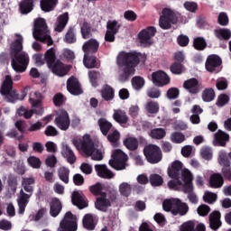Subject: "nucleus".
I'll use <instances>...</instances> for the list:
<instances>
[{
  "mask_svg": "<svg viewBox=\"0 0 231 231\" xmlns=\"http://www.w3.org/2000/svg\"><path fill=\"white\" fill-rule=\"evenodd\" d=\"M54 75L58 77H66L69 73V68L65 66L60 60H57L56 62L52 63L51 66L48 67Z\"/></svg>",
  "mask_w": 231,
  "mask_h": 231,
  "instance_id": "dca6fc26",
  "label": "nucleus"
},
{
  "mask_svg": "<svg viewBox=\"0 0 231 231\" xmlns=\"http://www.w3.org/2000/svg\"><path fill=\"white\" fill-rule=\"evenodd\" d=\"M149 181L152 187H161L163 185V178L160 174L152 173L150 175Z\"/></svg>",
  "mask_w": 231,
  "mask_h": 231,
  "instance_id": "603ef678",
  "label": "nucleus"
},
{
  "mask_svg": "<svg viewBox=\"0 0 231 231\" xmlns=\"http://www.w3.org/2000/svg\"><path fill=\"white\" fill-rule=\"evenodd\" d=\"M32 35L36 41H40V42H43L47 46H53V39L48 34V25L44 18L35 20Z\"/></svg>",
  "mask_w": 231,
  "mask_h": 231,
  "instance_id": "20e7f679",
  "label": "nucleus"
},
{
  "mask_svg": "<svg viewBox=\"0 0 231 231\" xmlns=\"http://www.w3.org/2000/svg\"><path fill=\"white\" fill-rule=\"evenodd\" d=\"M170 70L173 75H181L183 73V64L180 62H173L170 67Z\"/></svg>",
  "mask_w": 231,
  "mask_h": 231,
  "instance_id": "69168bd1",
  "label": "nucleus"
},
{
  "mask_svg": "<svg viewBox=\"0 0 231 231\" xmlns=\"http://www.w3.org/2000/svg\"><path fill=\"white\" fill-rule=\"evenodd\" d=\"M226 142H230V135L222 130L214 134V145L217 147H226Z\"/></svg>",
  "mask_w": 231,
  "mask_h": 231,
  "instance_id": "5701e85b",
  "label": "nucleus"
},
{
  "mask_svg": "<svg viewBox=\"0 0 231 231\" xmlns=\"http://www.w3.org/2000/svg\"><path fill=\"white\" fill-rule=\"evenodd\" d=\"M35 0H22L19 6L20 12L23 15L30 14L33 10Z\"/></svg>",
  "mask_w": 231,
  "mask_h": 231,
  "instance_id": "f704fd0d",
  "label": "nucleus"
},
{
  "mask_svg": "<svg viewBox=\"0 0 231 231\" xmlns=\"http://www.w3.org/2000/svg\"><path fill=\"white\" fill-rule=\"evenodd\" d=\"M77 216L68 211L60 221L58 231H77Z\"/></svg>",
  "mask_w": 231,
  "mask_h": 231,
  "instance_id": "9b49d317",
  "label": "nucleus"
},
{
  "mask_svg": "<svg viewBox=\"0 0 231 231\" xmlns=\"http://www.w3.org/2000/svg\"><path fill=\"white\" fill-rule=\"evenodd\" d=\"M123 143L128 151H136L139 145L138 139L135 137H128L123 141Z\"/></svg>",
  "mask_w": 231,
  "mask_h": 231,
  "instance_id": "79ce46f5",
  "label": "nucleus"
},
{
  "mask_svg": "<svg viewBox=\"0 0 231 231\" xmlns=\"http://www.w3.org/2000/svg\"><path fill=\"white\" fill-rule=\"evenodd\" d=\"M6 102H10L11 104H15L17 100H20L19 93H17V90L13 89L10 91L7 95H5Z\"/></svg>",
  "mask_w": 231,
  "mask_h": 231,
  "instance_id": "052dcab7",
  "label": "nucleus"
},
{
  "mask_svg": "<svg viewBox=\"0 0 231 231\" xmlns=\"http://www.w3.org/2000/svg\"><path fill=\"white\" fill-rule=\"evenodd\" d=\"M83 63H84V66L88 68V69L97 68V58L95 54H90V55L84 54Z\"/></svg>",
  "mask_w": 231,
  "mask_h": 231,
  "instance_id": "ea45409f",
  "label": "nucleus"
},
{
  "mask_svg": "<svg viewBox=\"0 0 231 231\" xmlns=\"http://www.w3.org/2000/svg\"><path fill=\"white\" fill-rule=\"evenodd\" d=\"M222 64L223 60H221V57L217 54H210L206 60L205 68L208 73L217 74L223 69Z\"/></svg>",
  "mask_w": 231,
  "mask_h": 231,
  "instance_id": "9d476101",
  "label": "nucleus"
},
{
  "mask_svg": "<svg viewBox=\"0 0 231 231\" xmlns=\"http://www.w3.org/2000/svg\"><path fill=\"white\" fill-rule=\"evenodd\" d=\"M69 21V14L68 13H64L58 17V24L55 27V32H63L64 28L68 24Z\"/></svg>",
  "mask_w": 231,
  "mask_h": 231,
  "instance_id": "e433bc0d",
  "label": "nucleus"
},
{
  "mask_svg": "<svg viewBox=\"0 0 231 231\" xmlns=\"http://www.w3.org/2000/svg\"><path fill=\"white\" fill-rule=\"evenodd\" d=\"M88 79L93 88H97L98 86V79H100V71L98 70L88 71Z\"/></svg>",
  "mask_w": 231,
  "mask_h": 231,
  "instance_id": "864d4df0",
  "label": "nucleus"
},
{
  "mask_svg": "<svg viewBox=\"0 0 231 231\" xmlns=\"http://www.w3.org/2000/svg\"><path fill=\"white\" fill-rule=\"evenodd\" d=\"M57 5H59V0H41L40 6L42 12H53Z\"/></svg>",
  "mask_w": 231,
  "mask_h": 231,
  "instance_id": "72a5a7b5",
  "label": "nucleus"
},
{
  "mask_svg": "<svg viewBox=\"0 0 231 231\" xmlns=\"http://www.w3.org/2000/svg\"><path fill=\"white\" fill-rule=\"evenodd\" d=\"M193 48L198 51H203L207 48V41L203 37H197L193 40Z\"/></svg>",
  "mask_w": 231,
  "mask_h": 231,
  "instance_id": "09e8293b",
  "label": "nucleus"
},
{
  "mask_svg": "<svg viewBox=\"0 0 231 231\" xmlns=\"http://www.w3.org/2000/svg\"><path fill=\"white\" fill-rule=\"evenodd\" d=\"M12 90H14V80L12 79V76L6 75L2 83L0 93L5 97V95H8Z\"/></svg>",
  "mask_w": 231,
  "mask_h": 231,
  "instance_id": "c85d7f7f",
  "label": "nucleus"
},
{
  "mask_svg": "<svg viewBox=\"0 0 231 231\" xmlns=\"http://www.w3.org/2000/svg\"><path fill=\"white\" fill-rule=\"evenodd\" d=\"M97 124L103 136H107V134H109V131L113 129V124L104 117L99 118Z\"/></svg>",
  "mask_w": 231,
  "mask_h": 231,
  "instance_id": "473e14b6",
  "label": "nucleus"
},
{
  "mask_svg": "<svg viewBox=\"0 0 231 231\" xmlns=\"http://www.w3.org/2000/svg\"><path fill=\"white\" fill-rule=\"evenodd\" d=\"M113 118L115 122L120 124V125H125L129 122V116L127 113L122 109H117L114 111Z\"/></svg>",
  "mask_w": 231,
  "mask_h": 231,
  "instance_id": "7c9ffc66",
  "label": "nucleus"
},
{
  "mask_svg": "<svg viewBox=\"0 0 231 231\" xmlns=\"http://www.w3.org/2000/svg\"><path fill=\"white\" fill-rule=\"evenodd\" d=\"M58 176L60 180L63 181V183H65L66 185L69 183V169L66 167H60L58 170Z\"/></svg>",
  "mask_w": 231,
  "mask_h": 231,
  "instance_id": "49530a36",
  "label": "nucleus"
},
{
  "mask_svg": "<svg viewBox=\"0 0 231 231\" xmlns=\"http://www.w3.org/2000/svg\"><path fill=\"white\" fill-rule=\"evenodd\" d=\"M35 185V179L34 178H23L22 181V187L23 188V190L25 192H28L27 194H33V186Z\"/></svg>",
  "mask_w": 231,
  "mask_h": 231,
  "instance_id": "58836bf2",
  "label": "nucleus"
},
{
  "mask_svg": "<svg viewBox=\"0 0 231 231\" xmlns=\"http://www.w3.org/2000/svg\"><path fill=\"white\" fill-rule=\"evenodd\" d=\"M106 136L108 142H110V143H112L113 145H115V143H116L119 140H120V132H118V130L113 128L112 132H110L109 134H107Z\"/></svg>",
  "mask_w": 231,
  "mask_h": 231,
  "instance_id": "6e6d98bb",
  "label": "nucleus"
},
{
  "mask_svg": "<svg viewBox=\"0 0 231 231\" xmlns=\"http://www.w3.org/2000/svg\"><path fill=\"white\" fill-rule=\"evenodd\" d=\"M44 60H45L48 68L50 66H51L54 62H57V55L55 53L54 48H51L46 51V52L44 54Z\"/></svg>",
  "mask_w": 231,
  "mask_h": 231,
  "instance_id": "4c0bfd02",
  "label": "nucleus"
},
{
  "mask_svg": "<svg viewBox=\"0 0 231 231\" xmlns=\"http://www.w3.org/2000/svg\"><path fill=\"white\" fill-rule=\"evenodd\" d=\"M101 97L105 102H111L115 98V88L110 85H104L100 91Z\"/></svg>",
  "mask_w": 231,
  "mask_h": 231,
  "instance_id": "c756f323",
  "label": "nucleus"
},
{
  "mask_svg": "<svg viewBox=\"0 0 231 231\" xmlns=\"http://www.w3.org/2000/svg\"><path fill=\"white\" fill-rule=\"evenodd\" d=\"M145 84L143 78L137 76L132 79V85L134 89H142Z\"/></svg>",
  "mask_w": 231,
  "mask_h": 231,
  "instance_id": "0e129e2a",
  "label": "nucleus"
},
{
  "mask_svg": "<svg viewBox=\"0 0 231 231\" xmlns=\"http://www.w3.org/2000/svg\"><path fill=\"white\" fill-rule=\"evenodd\" d=\"M144 156L149 163H160L162 162V150L160 147L150 144L144 147L143 149Z\"/></svg>",
  "mask_w": 231,
  "mask_h": 231,
  "instance_id": "1a4fd4ad",
  "label": "nucleus"
},
{
  "mask_svg": "<svg viewBox=\"0 0 231 231\" xmlns=\"http://www.w3.org/2000/svg\"><path fill=\"white\" fill-rule=\"evenodd\" d=\"M17 37L10 45V58L11 66L16 73H24L30 64V56L23 51V36L19 33L15 34Z\"/></svg>",
  "mask_w": 231,
  "mask_h": 231,
  "instance_id": "f03ea898",
  "label": "nucleus"
},
{
  "mask_svg": "<svg viewBox=\"0 0 231 231\" xmlns=\"http://www.w3.org/2000/svg\"><path fill=\"white\" fill-rule=\"evenodd\" d=\"M147 60V55L135 51H131L129 52L123 51L117 56V64L123 68V72L119 76L120 82H127L136 69L138 64H145Z\"/></svg>",
  "mask_w": 231,
  "mask_h": 231,
  "instance_id": "f257e3e1",
  "label": "nucleus"
},
{
  "mask_svg": "<svg viewBox=\"0 0 231 231\" xmlns=\"http://www.w3.org/2000/svg\"><path fill=\"white\" fill-rule=\"evenodd\" d=\"M183 171V163L180 161H175L171 163V166L168 168V176L173 180L168 182V187L170 189H178V187L182 185L181 172Z\"/></svg>",
  "mask_w": 231,
  "mask_h": 231,
  "instance_id": "423d86ee",
  "label": "nucleus"
},
{
  "mask_svg": "<svg viewBox=\"0 0 231 231\" xmlns=\"http://www.w3.org/2000/svg\"><path fill=\"white\" fill-rule=\"evenodd\" d=\"M180 231H207V227L203 224H199L196 227L194 221H188L182 224Z\"/></svg>",
  "mask_w": 231,
  "mask_h": 231,
  "instance_id": "2f4dec72",
  "label": "nucleus"
},
{
  "mask_svg": "<svg viewBox=\"0 0 231 231\" xmlns=\"http://www.w3.org/2000/svg\"><path fill=\"white\" fill-rule=\"evenodd\" d=\"M216 98V91L214 88H205L202 92L203 102H212Z\"/></svg>",
  "mask_w": 231,
  "mask_h": 231,
  "instance_id": "3c124183",
  "label": "nucleus"
},
{
  "mask_svg": "<svg viewBox=\"0 0 231 231\" xmlns=\"http://www.w3.org/2000/svg\"><path fill=\"white\" fill-rule=\"evenodd\" d=\"M167 134L163 128H154L151 131L150 136L154 140H163Z\"/></svg>",
  "mask_w": 231,
  "mask_h": 231,
  "instance_id": "8fccbe9b",
  "label": "nucleus"
},
{
  "mask_svg": "<svg viewBox=\"0 0 231 231\" xmlns=\"http://www.w3.org/2000/svg\"><path fill=\"white\" fill-rule=\"evenodd\" d=\"M62 155L64 156V158H67V162L70 163V165H73V163L77 162V156H75V152L68 144L63 146Z\"/></svg>",
  "mask_w": 231,
  "mask_h": 231,
  "instance_id": "c9c22d12",
  "label": "nucleus"
},
{
  "mask_svg": "<svg viewBox=\"0 0 231 231\" xmlns=\"http://www.w3.org/2000/svg\"><path fill=\"white\" fill-rule=\"evenodd\" d=\"M159 19V26L162 30H171L172 24H178V14L169 8L162 9Z\"/></svg>",
  "mask_w": 231,
  "mask_h": 231,
  "instance_id": "0eeeda50",
  "label": "nucleus"
},
{
  "mask_svg": "<svg viewBox=\"0 0 231 231\" xmlns=\"http://www.w3.org/2000/svg\"><path fill=\"white\" fill-rule=\"evenodd\" d=\"M62 211V202L57 198H53L50 203V215L51 217H57Z\"/></svg>",
  "mask_w": 231,
  "mask_h": 231,
  "instance_id": "bb28decb",
  "label": "nucleus"
},
{
  "mask_svg": "<svg viewBox=\"0 0 231 231\" xmlns=\"http://www.w3.org/2000/svg\"><path fill=\"white\" fill-rule=\"evenodd\" d=\"M83 226L87 230H95V220L93 215L86 214L83 217Z\"/></svg>",
  "mask_w": 231,
  "mask_h": 231,
  "instance_id": "a18cd8bd",
  "label": "nucleus"
},
{
  "mask_svg": "<svg viewBox=\"0 0 231 231\" xmlns=\"http://www.w3.org/2000/svg\"><path fill=\"white\" fill-rule=\"evenodd\" d=\"M27 163H29L30 167L32 169H41V166L42 165V162H41V159L36 156H30L27 159Z\"/></svg>",
  "mask_w": 231,
  "mask_h": 231,
  "instance_id": "680f3d73",
  "label": "nucleus"
},
{
  "mask_svg": "<svg viewBox=\"0 0 231 231\" xmlns=\"http://www.w3.org/2000/svg\"><path fill=\"white\" fill-rule=\"evenodd\" d=\"M119 192L121 196H124L125 198H129L131 196L132 188L127 182H123L119 186Z\"/></svg>",
  "mask_w": 231,
  "mask_h": 231,
  "instance_id": "4d7b16f0",
  "label": "nucleus"
},
{
  "mask_svg": "<svg viewBox=\"0 0 231 231\" xmlns=\"http://www.w3.org/2000/svg\"><path fill=\"white\" fill-rule=\"evenodd\" d=\"M129 157L127 154L122 152V150H115L112 153V160L109 161L110 167L116 169V171H124L127 165Z\"/></svg>",
  "mask_w": 231,
  "mask_h": 231,
  "instance_id": "6e6552de",
  "label": "nucleus"
},
{
  "mask_svg": "<svg viewBox=\"0 0 231 231\" xmlns=\"http://www.w3.org/2000/svg\"><path fill=\"white\" fill-rule=\"evenodd\" d=\"M176 203V199H165L162 202V208L163 210H165V212H171L172 214V210H174V207Z\"/></svg>",
  "mask_w": 231,
  "mask_h": 231,
  "instance_id": "13d9d810",
  "label": "nucleus"
},
{
  "mask_svg": "<svg viewBox=\"0 0 231 231\" xmlns=\"http://www.w3.org/2000/svg\"><path fill=\"white\" fill-rule=\"evenodd\" d=\"M183 6L185 10L190 12L191 14H196V12H198V3L196 2L186 1L183 4Z\"/></svg>",
  "mask_w": 231,
  "mask_h": 231,
  "instance_id": "338daca9",
  "label": "nucleus"
},
{
  "mask_svg": "<svg viewBox=\"0 0 231 231\" xmlns=\"http://www.w3.org/2000/svg\"><path fill=\"white\" fill-rule=\"evenodd\" d=\"M71 143L78 151H82L86 156H91L92 160L96 162L104 160L102 150L95 149V143H93L91 135L85 134L82 137H74Z\"/></svg>",
  "mask_w": 231,
  "mask_h": 231,
  "instance_id": "7ed1b4c3",
  "label": "nucleus"
},
{
  "mask_svg": "<svg viewBox=\"0 0 231 231\" xmlns=\"http://www.w3.org/2000/svg\"><path fill=\"white\" fill-rule=\"evenodd\" d=\"M98 48H100V43L96 39H89L85 42L82 45V51L84 55H95L98 51Z\"/></svg>",
  "mask_w": 231,
  "mask_h": 231,
  "instance_id": "f3484780",
  "label": "nucleus"
},
{
  "mask_svg": "<svg viewBox=\"0 0 231 231\" xmlns=\"http://www.w3.org/2000/svg\"><path fill=\"white\" fill-rule=\"evenodd\" d=\"M71 201L75 207L79 208V210H82V208H86L88 207L85 197L82 196L79 191H74L72 193Z\"/></svg>",
  "mask_w": 231,
  "mask_h": 231,
  "instance_id": "a878e982",
  "label": "nucleus"
},
{
  "mask_svg": "<svg viewBox=\"0 0 231 231\" xmlns=\"http://www.w3.org/2000/svg\"><path fill=\"white\" fill-rule=\"evenodd\" d=\"M183 88L190 95H198L199 92V81L196 78H191L183 82Z\"/></svg>",
  "mask_w": 231,
  "mask_h": 231,
  "instance_id": "aec40b11",
  "label": "nucleus"
},
{
  "mask_svg": "<svg viewBox=\"0 0 231 231\" xmlns=\"http://www.w3.org/2000/svg\"><path fill=\"white\" fill-rule=\"evenodd\" d=\"M44 99V96L39 91L32 92L30 94L29 102L33 109L32 110H25V114L23 115V117L26 118V120H29V118H32L34 115H42V100Z\"/></svg>",
  "mask_w": 231,
  "mask_h": 231,
  "instance_id": "39448f33",
  "label": "nucleus"
},
{
  "mask_svg": "<svg viewBox=\"0 0 231 231\" xmlns=\"http://www.w3.org/2000/svg\"><path fill=\"white\" fill-rule=\"evenodd\" d=\"M67 89L70 95H82L80 83L79 82V79L73 76L67 80Z\"/></svg>",
  "mask_w": 231,
  "mask_h": 231,
  "instance_id": "a211bd4d",
  "label": "nucleus"
},
{
  "mask_svg": "<svg viewBox=\"0 0 231 231\" xmlns=\"http://www.w3.org/2000/svg\"><path fill=\"white\" fill-rule=\"evenodd\" d=\"M218 163L222 167V175L224 176L225 180L231 181V162L230 159L228 158V153H226L225 150L218 152Z\"/></svg>",
  "mask_w": 231,
  "mask_h": 231,
  "instance_id": "f8f14e48",
  "label": "nucleus"
},
{
  "mask_svg": "<svg viewBox=\"0 0 231 231\" xmlns=\"http://www.w3.org/2000/svg\"><path fill=\"white\" fill-rule=\"evenodd\" d=\"M146 111L150 113V115H156L160 112V104L156 101H149L146 104Z\"/></svg>",
  "mask_w": 231,
  "mask_h": 231,
  "instance_id": "5fc2aeb1",
  "label": "nucleus"
},
{
  "mask_svg": "<svg viewBox=\"0 0 231 231\" xmlns=\"http://www.w3.org/2000/svg\"><path fill=\"white\" fill-rule=\"evenodd\" d=\"M189 213V204L181 202L180 199H176L174 208L171 210L172 216H187Z\"/></svg>",
  "mask_w": 231,
  "mask_h": 231,
  "instance_id": "4be33fe9",
  "label": "nucleus"
},
{
  "mask_svg": "<svg viewBox=\"0 0 231 231\" xmlns=\"http://www.w3.org/2000/svg\"><path fill=\"white\" fill-rule=\"evenodd\" d=\"M120 28H122V25L118 23V21L116 20H109L106 23V32H110L113 33H118L120 32Z\"/></svg>",
  "mask_w": 231,
  "mask_h": 231,
  "instance_id": "de8ad7c7",
  "label": "nucleus"
},
{
  "mask_svg": "<svg viewBox=\"0 0 231 231\" xmlns=\"http://www.w3.org/2000/svg\"><path fill=\"white\" fill-rule=\"evenodd\" d=\"M95 171L99 178H104L105 180H111L115 176L106 164H96Z\"/></svg>",
  "mask_w": 231,
  "mask_h": 231,
  "instance_id": "393cba45",
  "label": "nucleus"
},
{
  "mask_svg": "<svg viewBox=\"0 0 231 231\" xmlns=\"http://www.w3.org/2000/svg\"><path fill=\"white\" fill-rule=\"evenodd\" d=\"M166 97L169 100H176L180 97V88H170L166 93Z\"/></svg>",
  "mask_w": 231,
  "mask_h": 231,
  "instance_id": "e2e57ef3",
  "label": "nucleus"
},
{
  "mask_svg": "<svg viewBox=\"0 0 231 231\" xmlns=\"http://www.w3.org/2000/svg\"><path fill=\"white\" fill-rule=\"evenodd\" d=\"M180 177L184 183H192V173L188 169L182 170Z\"/></svg>",
  "mask_w": 231,
  "mask_h": 231,
  "instance_id": "774afa93",
  "label": "nucleus"
},
{
  "mask_svg": "<svg viewBox=\"0 0 231 231\" xmlns=\"http://www.w3.org/2000/svg\"><path fill=\"white\" fill-rule=\"evenodd\" d=\"M185 140V134H183L181 132H174L171 134V141L172 143H183Z\"/></svg>",
  "mask_w": 231,
  "mask_h": 231,
  "instance_id": "bf43d9fd",
  "label": "nucleus"
},
{
  "mask_svg": "<svg viewBox=\"0 0 231 231\" xmlns=\"http://www.w3.org/2000/svg\"><path fill=\"white\" fill-rule=\"evenodd\" d=\"M225 183L221 173H213L209 177V187L211 189H221Z\"/></svg>",
  "mask_w": 231,
  "mask_h": 231,
  "instance_id": "cd10ccee",
  "label": "nucleus"
},
{
  "mask_svg": "<svg viewBox=\"0 0 231 231\" xmlns=\"http://www.w3.org/2000/svg\"><path fill=\"white\" fill-rule=\"evenodd\" d=\"M64 42L67 44H75L77 42V36L75 35V27H69L65 37Z\"/></svg>",
  "mask_w": 231,
  "mask_h": 231,
  "instance_id": "c03bdc74",
  "label": "nucleus"
},
{
  "mask_svg": "<svg viewBox=\"0 0 231 231\" xmlns=\"http://www.w3.org/2000/svg\"><path fill=\"white\" fill-rule=\"evenodd\" d=\"M152 80L158 88H163V86L171 83V78L162 70L152 72Z\"/></svg>",
  "mask_w": 231,
  "mask_h": 231,
  "instance_id": "2eb2a0df",
  "label": "nucleus"
},
{
  "mask_svg": "<svg viewBox=\"0 0 231 231\" xmlns=\"http://www.w3.org/2000/svg\"><path fill=\"white\" fill-rule=\"evenodd\" d=\"M156 35V27L150 26L142 30L138 34V39L143 46H151L152 44V37Z\"/></svg>",
  "mask_w": 231,
  "mask_h": 231,
  "instance_id": "4468645a",
  "label": "nucleus"
},
{
  "mask_svg": "<svg viewBox=\"0 0 231 231\" xmlns=\"http://www.w3.org/2000/svg\"><path fill=\"white\" fill-rule=\"evenodd\" d=\"M30 198H32V194L25 193L24 190H20V195L18 197V214H24V210H26V207H28V203H30Z\"/></svg>",
  "mask_w": 231,
  "mask_h": 231,
  "instance_id": "b1692460",
  "label": "nucleus"
},
{
  "mask_svg": "<svg viewBox=\"0 0 231 231\" xmlns=\"http://www.w3.org/2000/svg\"><path fill=\"white\" fill-rule=\"evenodd\" d=\"M215 35L219 41H228L231 37L230 29H216Z\"/></svg>",
  "mask_w": 231,
  "mask_h": 231,
  "instance_id": "37998d69",
  "label": "nucleus"
},
{
  "mask_svg": "<svg viewBox=\"0 0 231 231\" xmlns=\"http://www.w3.org/2000/svg\"><path fill=\"white\" fill-rule=\"evenodd\" d=\"M82 39H91L93 37L91 23L88 22H83L80 27Z\"/></svg>",
  "mask_w": 231,
  "mask_h": 231,
  "instance_id": "a19ab883",
  "label": "nucleus"
},
{
  "mask_svg": "<svg viewBox=\"0 0 231 231\" xmlns=\"http://www.w3.org/2000/svg\"><path fill=\"white\" fill-rule=\"evenodd\" d=\"M54 124L58 129H60V131H68L71 125L68 111L64 109L60 110L55 117Z\"/></svg>",
  "mask_w": 231,
  "mask_h": 231,
  "instance_id": "ddd939ff",
  "label": "nucleus"
},
{
  "mask_svg": "<svg viewBox=\"0 0 231 231\" xmlns=\"http://www.w3.org/2000/svg\"><path fill=\"white\" fill-rule=\"evenodd\" d=\"M95 207L101 212H107V208L111 207V200L107 199V193H102L97 198Z\"/></svg>",
  "mask_w": 231,
  "mask_h": 231,
  "instance_id": "6ab92c4d",
  "label": "nucleus"
},
{
  "mask_svg": "<svg viewBox=\"0 0 231 231\" xmlns=\"http://www.w3.org/2000/svg\"><path fill=\"white\" fill-rule=\"evenodd\" d=\"M208 221L209 228H211V230H219V227L223 226V223L221 222V212L213 211L212 213H210L208 217Z\"/></svg>",
  "mask_w": 231,
  "mask_h": 231,
  "instance_id": "412c9836",
  "label": "nucleus"
}]
</instances>
